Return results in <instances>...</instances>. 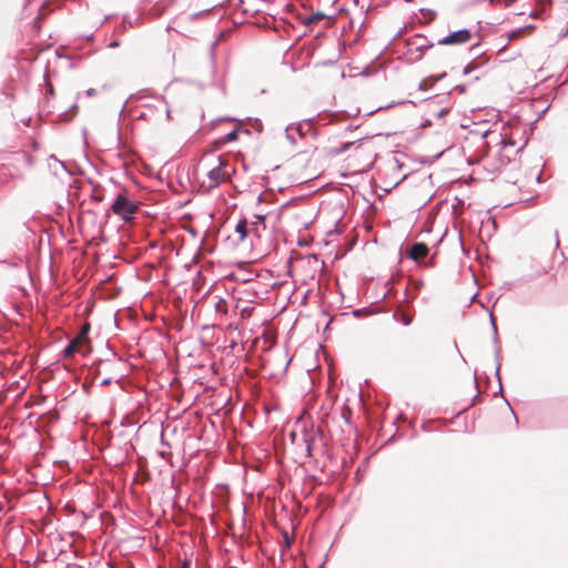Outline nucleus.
<instances>
[{
	"instance_id": "nucleus-9",
	"label": "nucleus",
	"mask_w": 568,
	"mask_h": 568,
	"mask_svg": "<svg viewBox=\"0 0 568 568\" xmlns=\"http://www.w3.org/2000/svg\"><path fill=\"white\" fill-rule=\"evenodd\" d=\"M367 144H368V142H364V141L346 142V143L342 144L339 148H336L334 150V152L335 153H341V152H344V151L348 150L349 148H354V150L357 153H362V152L366 151Z\"/></svg>"
},
{
	"instance_id": "nucleus-4",
	"label": "nucleus",
	"mask_w": 568,
	"mask_h": 568,
	"mask_svg": "<svg viewBox=\"0 0 568 568\" xmlns=\"http://www.w3.org/2000/svg\"><path fill=\"white\" fill-rule=\"evenodd\" d=\"M470 40H471L470 31L468 29H462V30L452 32L450 34L440 39L438 41V43L444 44V45H457V44L467 43Z\"/></svg>"
},
{
	"instance_id": "nucleus-16",
	"label": "nucleus",
	"mask_w": 568,
	"mask_h": 568,
	"mask_svg": "<svg viewBox=\"0 0 568 568\" xmlns=\"http://www.w3.org/2000/svg\"><path fill=\"white\" fill-rule=\"evenodd\" d=\"M237 138V131H232L225 136V142L234 141Z\"/></svg>"
},
{
	"instance_id": "nucleus-3",
	"label": "nucleus",
	"mask_w": 568,
	"mask_h": 568,
	"mask_svg": "<svg viewBox=\"0 0 568 568\" xmlns=\"http://www.w3.org/2000/svg\"><path fill=\"white\" fill-rule=\"evenodd\" d=\"M139 206L135 202L129 200L125 194H118L113 204L111 205L112 212L129 222L133 219V215L136 213Z\"/></svg>"
},
{
	"instance_id": "nucleus-20",
	"label": "nucleus",
	"mask_w": 568,
	"mask_h": 568,
	"mask_svg": "<svg viewBox=\"0 0 568 568\" xmlns=\"http://www.w3.org/2000/svg\"><path fill=\"white\" fill-rule=\"evenodd\" d=\"M190 567H191L190 561H184V562L180 566V568H190Z\"/></svg>"
},
{
	"instance_id": "nucleus-17",
	"label": "nucleus",
	"mask_w": 568,
	"mask_h": 568,
	"mask_svg": "<svg viewBox=\"0 0 568 568\" xmlns=\"http://www.w3.org/2000/svg\"><path fill=\"white\" fill-rule=\"evenodd\" d=\"M475 68H476L475 63L471 62V63H469L468 65L465 67L463 73L464 74H469Z\"/></svg>"
},
{
	"instance_id": "nucleus-12",
	"label": "nucleus",
	"mask_w": 568,
	"mask_h": 568,
	"mask_svg": "<svg viewBox=\"0 0 568 568\" xmlns=\"http://www.w3.org/2000/svg\"><path fill=\"white\" fill-rule=\"evenodd\" d=\"M395 317L402 322L404 325L408 326L412 324L413 322V315L409 314L408 312H406L405 310H403L402 307H399L396 312H395Z\"/></svg>"
},
{
	"instance_id": "nucleus-5",
	"label": "nucleus",
	"mask_w": 568,
	"mask_h": 568,
	"mask_svg": "<svg viewBox=\"0 0 568 568\" xmlns=\"http://www.w3.org/2000/svg\"><path fill=\"white\" fill-rule=\"evenodd\" d=\"M90 339H84L83 337L77 335L69 345L64 348L63 355L64 357H71L75 353H84L85 349L89 348Z\"/></svg>"
},
{
	"instance_id": "nucleus-18",
	"label": "nucleus",
	"mask_w": 568,
	"mask_h": 568,
	"mask_svg": "<svg viewBox=\"0 0 568 568\" xmlns=\"http://www.w3.org/2000/svg\"><path fill=\"white\" fill-rule=\"evenodd\" d=\"M283 537H284V542H285L286 547H290L293 542V539L290 538L287 532H285Z\"/></svg>"
},
{
	"instance_id": "nucleus-6",
	"label": "nucleus",
	"mask_w": 568,
	"mask_h": 568,
	"mask_svg": "<svg viewBox=\"0 0 568 568\" xmlns=\"http://www.w3.org/2000/svg\"><path fill=\"white\" fill-rule=\"evenodd\" d=\"M429 248L425 243H415L407 251V256L416 262L425 258L428 255Z\"/></svg>"
},
{
	"instance_id": "nucleus-19",
	"label": "nucleus",
	"mask_w": 568,
	"mask_h": 568,
	"mask_svg": "<svg viewBox=\"0 0 568 568\" xmlns=\"http://www.w3.org/2000/svg\"><path fill=\"white\" fill-rule=\"evenodd\" d=\"M87 94H88L89 97L95 95V94H97V90H95V89H89V90L87 91Z\"/></svg>"
},
{
	"instance_id": "nucleus-15",
	"label": "nucleus",
	"mask_w": 568,
	"mask_h": 568,
	"mask_svg": "<svg viewBox=\"0 0 568 568\" xmlns=\"http://www.w3.org/2000/svg\"><path fill=\"white\" fill-rule=\"evenodd\" d=\"M89 331H90V324L85 323L82 326V328H81V331H80V333L78 335L83 337L84 339H89V337H88Z\"/></svg>"
},
{
	"instance_id": "nucleus-2",
	"label": "nucleus",
	"mask_w": 568,
	"mask_h": 568,
	"mask_svg": "<svg viewBox=\"0 0 568 568\" xmlns=\"http://www.w3.org/2000/svg\"><path fill=\"white\" fill-rule=\"evenodd\" d=\"M227 168V161L219 158L217 164L207 171V181H203V184L206 185L207 189H213L219 186L221 183L226 182L230 179V171Z\"/></svg>"
},
{
	"instance_id": "nucleus-10",
	"label": "nucleus",
	"mask_w": 568,
	"mask_h": 568,
	"mask_svg": "<svg viewBox=\"0 0 568 568\" xmlns=\"http://www.w3.org/2000/svg\"><path fill=\"white\" fill-rule=\"evenodd\" d=\"M326 16L323 12L317 11L303 18L302 23L306 27H313L317 24L320 21L324 20Z\"/></svg>"
},
{
	"instance_id": "nucleus-13",
	"label": "nucleus",
	"mask_w": 568,
	"mask_h": 568,
	"mask_svg": "<svg viewBox=\"0 0 568 568\" xmlns=\"http://www.w3.org/2000/svg\"><path fill=\"white\" fill-rule=\"evenodd\" d=\"M554 270V263L552 261H546L545 263H542L541 261L538 263V268L536 271L537 274L541 275V274H547L549 273L550 271Z\"/></svg>"
},
{
	"instance_id": "nucleus-8",
	"label": "nucleus",
	"mask_w": 568,
	"mask_h": 568,
	"mask_svg": "<svg viewBox=\"0 0 568 568\" xmlns=\"http://www.w3.org/2000/svg\"><path fill=\"white\" fill-rule=\"evenodd\" d=\"M256 221H253L250 226V232L253 234L256 239H261L262 231H265V216L264 215H257Z\"/></svg>"
},
{
	"instance_id": "nucleus-14",
	"label": "nucleus",
	"mask_w": 568,
	"mask_h": 568,
	"mask_svg": "<svg viewBox=\"0 0 568 568\" xmlns=\"http://www.w3.org/2000/svg\"><path fill=\"white\" fill-rule=\"evenodd\" d=\"M341 415L343 417V419L348 423L349 419H351V415H352V410L348 406H343L342 408V412H341Z\"/></svg>"
},
{
	"instance_id": "nucleus-1",
	"label": "nucleus",
	"mask_w": 568,
	"mask_h": 568,
	"mask_svg": "<svg viewBox=\"0 0 568 568\" xmlns=\"http://www.w3.org/2000/svg\"><path fill=\"white\" fill-rule=\"evenodd\" d=\"M499 136L500 140L496 144V155L498 156V163L496 164L495 169H499L509 163L513 156L521 149V145H518V142L513 138L511 134L504 133Z\"/></svg>"
},
{
	"instance_id": "nucleus-11",
	"label": "nucleus",
	"mask_w": 568,
	"mask_h": 568,
	"mask_svg": "<svg viewBox=\"0 0 568 568\" xmlns=\"http://www.w3.org/2000/svg\"><path fill=\"white\" fill-rule=\"evenodd\" d=\"M235 233L237 234V239L240 242H243L248 235L250 227L247 226L246 221H240L235 227Z\"/></svg>"
},
{
	"instance_id": "nucleus-21",
	"label": "nucleus",
	"mask_w": 568,
	"mask_h": 568,
	"mask_svg": "<svg viewBox=\"0 0 568 568\" xmlns=\"http://www.w3.org/2000/svg\"><path fill=\"white\" fill-rule=\"evenodd\" d=\"M559 247V240L558 237L556 236L555 239V248L557 250Z\"/></svg>"
},
{
	"instance_id": "nucleus-7",
	"label": "nucleus",
	"mask_w": 568,
	"mask_h": 568,
	"mask_svg": "<svg viewBox=\"0 0 568 568\" xmlns=\"http://www.w3.org/2000/svg\"><path fill=\"white\" fill-rule=\"evenodd\" d=\"M535 30V27L532 24H527L525 27H521L517 30L510 31L507 33L506 38L508 41H516L520 40L527 36H530L532 31Z\"/></svg>"
}]
</instances>
